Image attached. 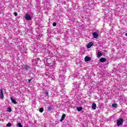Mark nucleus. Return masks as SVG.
<instances>
[{"label": "nucleus", "mask_w": 127, "mask_h": 127, "mask_svg": "<svg viewBox=\"0 0 127 127\" xmlns=\"http://www.w3.org/2000/svg\"><path fill=\"white\" fill-rule=\"evenodd\" d=\"M66 117V115L63 114L62 116V118L60 120V122H63L64 120L65 119V118Z\"/></svg>", "instance_id": "obj_8"}, {"label": "nucleus", "mask_w": 127, "mask_h": 127, "mask_svg": "<svg viewBox=\"0 0 127 127\" xmlns=\"http://www.w3.org/2000/svg\"><path fill=\"white\" fill-rule=\"evenodd\" d=\"M102 55H103V54H101V52H98V53H97V56H98V57L100 58V57H101V56H102Z\"/></svg>", "instance_id": "obj_14"}, {"label": "nucleus", "mask_w": 127, "mask_h": 127, "mask_svg": "<svg viewBox=\"0 0 127 127\" xmlns=\"http://www.w3.org/2000/svg\"><path fill=\"white\" fill-rule=\"evenodd\" d=\"M84 61H85V62H88V61H91V58L88 56L85 57V58H84Z\"/></svg>", "instance_id": "obj_6"}, {"label": "nucleus", "mask_w": 127, "mask_h": 127, "mask_svg": "<svg viewBox=\"0 0 127 127\" xmlns=\"http://www.w3.org/2000/svg\"><path fill=\"white\" fill-rule=\"evenodd\" d=\"M92 35H93L94 38H98V37H99V35L98 34V33H97V32L93 33Z\"/></svg>", "instance_id": "obj_3"}, {"label": "nucleus", "mask_w": 127, "mask_h": 127, "mask_svg": "<svg viewBox=\"0 0 127 127\" xmlns=\"http://www.w3.org/2000/svg\"><path fill=\"white\" fill-rule=\"evenodd\" d=\"M52 107H49L48 108V111H49V112H50V111H52Z\"/></svg>", "instance_id": "obj_18"}, {"label": "nucleus", "mask_w": 127, "mask_h": 127, "mask_svg": "<svg viewBox=\"0 0 127 127\" xmlns=\"http://www.w3.org/2000/svg\"><path fill=\"white\" fill-rule=\"evenodd\" d=\"M17 126L18 127H22V125H21V124L20 123H18Z\"/></svg>", "instance_id": "obj_21"}, {"label": "nucleus", "mask_w": 127, "mask_h": 127, "mask_svg": "<svg viewBox=\"0 0 127 127\" xmlns=\"http://www.w3.org/2000/svg\"><path fill=\"white\" fill-rule=\"evenodd\" d=\"M43 111H44V109H43V108H41L39 109L40 113H43Z\"/></svg>", "instance_id": "obj_16"}, {"label": "nucleus", "mask_w": 127, "mask_h": 127, "mask_svg": "<svg viewBox=\"0 0 127 127\" xmlns=\"http://www.w3.org/2000/svg\"><path fill=\"white\" fill-rule=\"evenodd\" d=\"M0 99H3V90L2 89L0 90Z\"/></svg>", "instance_id": "obj_4"}, {"label": "nucleus", "mask_w": 127, "mask_h": 127, "mask_svg": "<svg viewBox=\"0 0 127 127\" xmlns=\"http://www.w3.org/2000/svg\"><path fill=\"white\" fill-rule=\"evenodd\" d=\"M13 14L15 15V16H17V13L16 12H14Z\"/></svg>", "instance_id": "obj_23"}, {"label": "nucleus", "mask_w": 127, "mask_h": 127, "mask_svg": "<svg viewBox=\"0 0 127 127\" xmlns=\"http://www.w3.org/2000/svg\"><path fill=\"white\" fill-rule=\"evenodd\" d=\"M7 112H8V113H10V112H11V108L8 107L7 109Z\"/></svg>", "instance_id": "obj_17"}, {"label": "nucleus", "mask_w": 127, "mask_h": 127, "mask_svg": "<svg viewBox=\"0 0 127 127\" xmlns=\"http://www.w3.org/2000/svg\"><path fill=\"white\" fill-rule=\"evenodd\" d=\"M61 84H62V85H61ZM60 85H61V87H64V84H63V82H60Z\"/></svg>", "instance_id": "obj_19"}, {"label": "nucleus", "mask_w": 127, "mask_h": 127, "mask_svg": "<svg viewBox=\"0 0 127 127\" xmlns=\"http://www.w3.org/2000/svg\"><path fill=\"white\" fill-rule=\"evenodd\" d=\"M99 61H100V62H106V59L104 58H101L99 60Z\"/></svg>", "instance_id": "obj_12"}, {"label": "nucleus", "mask_w": 127, "mask_h": 127, "mask_svg": "<svg viewBox=\"0 0 127 127\" xmlns=\"http://www.w3.org/2000/svg\"><path fill=\"white\" fill-rule=\"evenodd\" d=\"M6 127H11V124H10V123H8L6 125Z\"/></svg>", "instance_id": "obj_22"}, {"label": "nucleus", "mask_w": 127, "mask_h": 127, "mask_svg": "<svg viewBox=\"0 0 127 127\" xmlns=\"http://www.w3.org/2000/svg\"><path fill=\"white\" fill-rule=\"evenodd\" d=\"M54 64H55V63L52 61V63L49 64L48 66L49 67H53V68H54Z\"/></svg>", "instance_id": "obj_5"}, {"label": "nucleus", "mask_w": 127, "mask_h": 127, "mask_svg": "<svg viewBox=\"0 0 127 127\" xmlns=\"http://www.w3.org/2000/svg\"><path fill=\"white\" fill-rule=\"evenodd\" d=\"M25 18L26 20H31V19L32 18L30 15L28 14H26L25 15Z\"/></svg>", "instance_id": "obj_2"}, {"label": "nucleus", "mask_w": 127, "mask_h": 127, "mask_svg": "<svg viewBox=\"0 0 127 127\" xmlns=\"http://www.w3.org/2000/svg\"><path fill=\"white\" fill-rule=\"evenodd\" d=\"M124 123V120L123 118L119 119L117 122V125L118 126V127H120V126H122Z\"/></svg>", "instance_id": "obj_1"}, {"label": "nucleus", "mask_w": 127, "mask_h": 127, "mask_svg": "<svg viewBox=\"0 0 127 127\" xmlns=\"http://www.w3.org/2000/svg\"><path fill=\"white\" fill-rule=\"evenodd\" d=\"M96 108H97V105H96V103H93L92 106V109L93 110H96Z\"/></svg>", "instance_id": "obj_11"}, {"label": "nucleus", "mask_w": 127, "mask_h": 127, "mask_svg": "<svg viewBox=\"0 0 127 127\" xmlns=\"http://www.w3.org/2000/svg\"><path fill=\"white\" fill-rule=\"evenodd\" d=\"M45 94L47 96H49V93H48V91H46Z\"/></svg>", "instance_id": "obj_20"}, {"label": "nucleus", "mask_w": 127, "mask_h": 127, "mask_svg": "<svg viewBox=\"0 0 127 127\" xmlns=\"http://www.w3.org/2000/svg\"><path fill=\"white\" fill-rule=\"evenodd\" d=\"M10 100L11 101V102L15 104V105H16V104H17V102H16V101L15 100V99H13V98H12V97L10 98Z\"/></svg>", "instance_id": "obj_9"}, {"label": "nucleus", "mask_w": 127, "mask_h": 127, "mask_svg": "<svg viewBox=\"0 0 127 127\" xmlns=\"http://www.w3.org/2000/svg\"><path fill=\"white\" fill-rule=\"evenodd\" d=\"M28 68H29V66L27 65H25L22 67V69L23 70H25L26 71H27L28 70Z\"/></svg>", "instance_id": "obj_10"}, {"label": "nucleus", "mask_w": 127, "mask_h": 127, "mask_svg": "<svg viewBox=\"0 0 127 127\" xmlns=\"http://www.w3.org/2000/svg\"><path fill=\"white\" fill-rule=\"evenodd\" d=\"M31 81V79H28V83H30Z\"/></svg>", "instance_id": "obj_25"}, {"label": "nucleus", "mask_w": 127, "mask_h": 127, "mask_svg": "<svg viewBox=\"0 0 127 127\" xmlns=\"http://www.w3.org/2000/svg\"><path fill=\"white\" fill-rule=\"evenodd\" d=\"M57 24L56 23H55V22H54V23H53V26H56Z\"/></svg>", "instance_id": "obj_24"}, {"label": "nucleus", "mask_w": 127, "mask_h": 127, "mask_svg": "<svg viewBox=\"0 0 127 127\" xmlns=\"http://www.w3.org/2000/svg\"><path fill=\"white\" fill-rule=\"evenodd\" d=\"M76 109L77 110L78 112H81L83 110V107H76Z\"/></svg>", "instance_id": "obj_13"}, {"label": "nucleus", "mask_w": 127, "mask_h": 127, "mask_svg": "<svg viewBox=\"0 0 127 127\" xmlns=\"http://www.w3.org/2000/svg\"><path fill=\"white\" fill-rule=\"evenodd\" d=\"M94 44H93L92 42H90L87 44V48H91L92 47V46Z\"/></svg>", "instance_id": "obj_7"}, {"label": "nucleus", "mask_w": 127, "mask_h": 127, "mask_svg": "<svg viewBox=\"0 0 127 127\" xmlns=\"http://www.w3.org/2000/svg\"><path fill=\"white\" fill-rule=\"evenodd\" d=\"M126 36H127V33L126 34Z\"/></svg>", "instance_id": "obj_26"}, {"label": "nucleus", "mask_w": 127, "mask_h": 127, "mask_svg": "<svg viewBox=\"0 0 127 127\" xmlns=\"http://www.w3.org/2000/svg\"><path fill=\"white\" fill-rule=\"evenodd\" d=\"M112 107H113V108H117V107H118V104H113L112 105Z\"/></svg>", "instance_id": "obj_15"}]
</instances>
